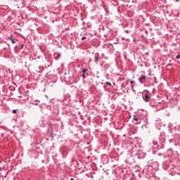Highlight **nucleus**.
Instances as JSON below:
<instances>
[{
  "label": "nucleus",
  "instance_id": "obj_1",
  "mask_svg": "<svg viewBox=\"0 0 180 180\" xmlns=\"http://www.w3.org/2000/svg\"><path fill=\"white\" fill-rule=\"evenodd\" d=\"M143 99L144 100V101L146 102H148L149 100L150 99V96L149 94H148V93H143Z\"/></svg>",
  "mask_w": 180,
  "mask_h": 180
},
{
  "label": "nucleus",
  "instance_id": "obj_2",
  "mask_svg": "<svg viewBox=\"0 0 180 180\" xmlns=\"http://www.w3.org/2000/svg\"><path fill=\"white\" fill-rule=\"evenodd\" d=\"M146 78V76H141V77L139 78V82H141V84H143V80H145Z\"/></svg>",
  "mask_w": 180,
  "mask_h": 180
},
{
  "label": "nucleus",
  "instance_id": "obj_3",
  "mask_svg": "<svg viewBox=\"0 0 180 180\" xmlns=\"http://www.w3.org/2000/svg\"><path fill=\"white\" fill-rule=\"evenodd\" d=\"M134 120L136 121V122H141V120L139 119V117H136V115H135L134 117Z\"/></svg>",
  "mask_w": 180,
  "mask_h": 180
},
{
  "label": "nucleus",
  "instance_id": "obj_4",
  "mask_svg": "<svg viewBox=\"0 0 180 180\" xmlns=\"http://www.w3.org/2000/svg\"><path fill=\"white\" fill-rule=\"evenodd\" d=\"M55 55H56V58H58L61 57L60 53H55Z\"/></svg>",
  "mask_w": 180,
  "mask_h": 180
},
{
  "label": "nucleus",
  "instance_id": "obj_5",
  "mask_svg": "<svg viewBox=\"0 0 180 180\" xmlns=\"http://www.w3.org/2000/svg\"><path fill=\"white\" fill-rule=\"evenodd\" d=\"M87 70H86V69L84 68V69L82 71V72H83V74H86V72H87Z\"/></svg>",
  "mask_w": 180,
  "mask_h": 180
},
{
  "label": "nucleus",
  "instance_id": "obj_6",
  "mask_svg": "<svg viewBox=\"0 0 180 180\" xmlns=\"http://www.w3.org/2000/svg\"><path fill=\"white\" fill-rule=\"evenodd\" d=\"M99 58H95V62H98Z\"/></svg>",
  "mask_w": 180,
  "mask_h": 180
},
{
  "label": "nucleus",
  "instance_id": "obj_7",
  "mask_svg": "<svg viewBox=\"0 0 180 180\" xmlns=\"http://www.w3.org/2000/svg\"><path fill=\"white\" fill-rule=\"evenodd\" d=\"M131 89H132V91H135V90H134V85L131 86Z\"/></svg>",
  "mask_w": 180,
  "mask_h": 180
},
{
  "label": "nucleus",
  "instance_id": "obj_8",
  "mask_svg": "<svg viewBox=\"0 0 180 180\" xmlns=\"http://www.w3.org/2000/svg\"><path fill=\"white\" fill-rule=\"evenodd\" d=\"M13 114H16L17 113V110H13Z\"/></svg>",
  "mask_w": 180,
  "mask_h": 180
},
{
  "label": "nucleus",
  "instance_id": "obj_9",
  "mask_svg": "<svg viewBox=\"0 0 180 180\" xmlns=\"http://www.w3.org/2000/svg\"><path fill=\"white\" fill-rule=\"evenodd\" d=\"M11 42H12L13 44L15 43V41H14L13 39H11Z\"/></svg>",
  "mask_w": 180,
  "mask_h": 180
},
{
  "label": "nucleus",
  "instance_id": "obj_10",
  "mask_svg": "<svg viewBox=\"0 0 180 180\" xmlns=\"http://www.w3.org/2000/svg\"><path fill=\"white\" fill-rule=\"evenodd\" d=\"M85 39H86V37H82V40H84Z\"/></svg>",
  "mask_w": 180,
  "mask_h": 180
},
{
  "label": "nucleus",
  "instance_id": "obj_11",
  "mask_svg": "<svg viewBox=\"0 0 180 180\" xmlns=\"http://www.w3.org/2000/svg\"><path fill=\"white\" fill-rule=\"evenodd\" d=\"M82 77H83L84 78L86 77V75H85L84 73H83Z\"/></svg>",
  "mask_w": 180,
  "mask_h": 180
},
{
  "label": "nucleus",
  "instance_id": "obj_12",
  "mask_svg": "<svg viewBox=\"0 0 180 180\" xmlns=\"http://www.w3.org/2000/svg\"><path fill=\"white\" fill-rule=\"evenodd\" d=\"M176 58H180V55H177V56H176Z\"/></svg>",
  "mask_w": 180,
  "mask_h": 180
},
{
  "label": "nucleus",
  "instance_id": "obj_13",
  "mask_svg": "<svg viewBox=\"0 0 180 180\" xmlns=\"http://www.w3.org/2000/svg\"><path fill=\"white\" fill-rule=\"evenodd\" d=\"M130 84H134V81H131Z\"/></svg>",
  "mask_w": 180,
  "mask_h": 180
},
{
  "label": "nucleus",
  "instance_id": "obj_14",
  "mask_svg": "<svg viewBox=\"0 0 180 180\" xmlns=\"http://www.w3.org/2000/svg\"><path fill=\"white\" fill-rule=\"evenodd\" d=\"M106 84H109V85H111L110 82H107Z\"/></svg>",
  "mask_w": 180,
  "mask_h": 180
},
{
  "label": "nucleus",
  "instance_id": "obj_15",
  "mask_svg": "<svg viewBox=\"0 0 180 180\" xmlns=\"http://www.w3.org/2000/svg\"><path fill=\"white\" fill-rule=\"evenodd\" d=\"M70 180H74V179H70Z\"/></svg>",
  "mask_w": 180,
  "mask_h": 180
}]
</instances>
